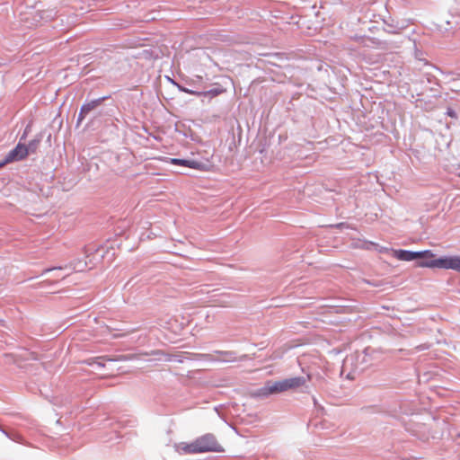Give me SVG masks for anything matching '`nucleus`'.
<instances>
[{
  "mask_svg": "<svg viewBox=\"0 0 460 460\" xmlns=\"http://www.w3.org/2000/svg\"><path fill=\"white\" fill-rule=\"evenodd\" d=\"M10 439L15 441V442H19L20 439H21V436L17 433H11L10 437H9Z\"/></svg>",
  "mask_w": 460,
  "mask_h": 460,
  "instance_id": "nucleus-23",
  "label": "nucleus"
},
{
  "mask_svg": "<svg viewBox=\"0 0 460 460\" xmlns=\"http://www.w3.org/2000/svg\"><path fill=\"white\" fill-rule=\"evenodd\" d=\"M364 282L369 286L380 288L383 286V281L375 279H364Z\"/></svg>",
  "mask_w": 460,
  "mask_h": 460,
  "instance_id": "nucleus-20",
  "label": "nucleus"
},
{
  "mask_svg": "<svg viewBox=\"0 0 460 460\" xmlns=\"http://www.w3.org/2000/svg\"><path fill=\"white\" fill-rule=\"evenodd\" d=\"M172 84H174L181 92H183V93H190V94H193V95H196V96H199V97L201 96V92L200 91H195V90L189 89V88H187L185 86H182V85H181L179 84H176L173 81H172Z\"/></svg>",
  "mask_w": 460,
  "mask_h": 460,
  "instance_id": "nucleus-17",
  "label": "nucleus"
},
{
  "mask_svg": "<svg viewBox=\"0 0 460 460\" xmlns=\"http://www.w3.org/2000/svg\"><path fill=\"white\" fill-rule=\"evenodd\" d=\"M111 99L110 95L99 97L97 99L91 100L89 102H85L81 107L84 110V112L86 111L89 114L92 111H95L99 106H101L104 101Z\"/></svg>",
  "mask_w": 460,
  "mask_h": 460,
  "instance_id": "nucleus-11",
  "label": "nucleus"
},
{
  "mask_svg": "<svg viewBox=\"0 0 460 460\" xmlns=\"http://www.w3.org/2000/svg\"><path fill=\"white\" fill-rule=\"evenodd\" d=\"M419 56H420V53H417V54L415 55V58H419Z\"/></svg>",
  "mask_w": 460,
  "mask_h": 460,
  "instance_id": "nucleus-29",
  "label": "nucleus"
},
{
  "mask_svg": "<svg viewBox=\"0 0 460 460\" xmlns=\"http://www.w3.org/2000/svg\"><path fill=\"white\" fill-rule=\"evenodd\" d=\"M313 401H314V406L317 407L318 406V402H317L316 398L313 397Z\"/></svg>",
  "mask_w": 460,
  "mask_h": 460,
  "instance_id": "nucleus-25",
  "label": "nucleus"
},
{
  "mask_svg": "<svg viewBox=\"0 0 460 460\" xmlns=\"http://www.w3.org/2000/svg\"><path fill=\"white\" fill-rule=\"evenodd\" d=\"M349 358H346V360H345V362H344V367H347V365H348V363H349Z\"/></svg>",
  "mask_w": 460,
  "mask_h": 460,
  "instance_id": "nucleus-27",
  "label": "nucleus"
},
{
  "mask_svg": "<svg viewBox=\"0 0 460 460\" xmlns=\"http://www.w3.org/2000/svg\"><path fill=\"white\" fill-rule=\"evenodd\" d=\"M56 15L53 11H44L42 14L40 15L41 19H52Z\"/></svg>",
  "mask_w": 460,
  "mask_h": 460,
  "instance_id": "nucleus-21",
  "label": "nucleus"
},
{
  "mask_svg": "<svg viewBox=\"0 0 460 460\" xmlns=\"http://www.w3.org/2000/svg\"><path fill=\"white\" fill-rule=\"evenodd\" d=\"M375 352V349L371 347H367L363 352H362V355H358V358H359L360 357H362L361 358V363H365V364H367L368 363V357H370L372 355V353Z\"/></svg>",
  "mask_w": 460,
  "mask_h": 460,
  "instance_id": "nucleus-16",
  "label": "nucleus"
},
{
  "mask_svg": "<svg viewBox=\"0 0 460 460\" xmlns=\"http://www.w3.org/2000/svg\"><path fill=\"white\" fill-rule=\"evenodd\" d=\"M171 164L184 166L200 172H208L210 164L208 162L198 161L190 158H170Z\"/></svg>",
  "mask_w": 460,
  "mask_h": 460,
  "instance_id": "nucleus-6",
  "label": "nucleus"
},
{
  "mask_svg": "<svg viewBox=\"0 0 460 460\" xmlns=\"http://www.w3.org/2000/svg\"><path fill=\"white\" fill-rule=\"evenodd\" d=\"M215 354L217 356V358H212L210 354H202L201 357L225 363L235 362L237 360L236 352L233 350H216Z\"/></svg>",
  "mask_w": 460,
  "mask_h": 460,
  "instance_id": "nucleus-7",
  "label": "nucleus"
},
{
  "mask_svg": "<svg viewBox=\"0 0 460 460\" xmlns=\"http://www.w3.org/2000/svg\"><path fill=\"white\" fill-rule=\"evenodd\" d=\"M246 358H247V355H243L242 357H240L239 360H240V361H243V360H244Z\"/></svg>",
  "mask_w": 460,
  "mask_h": 460,
  "instance_id": "nucleus-26",
  "label": "nucleus"
},
{
  "mask_svg": "<svg viewBox=\"0 0 460 460\" xmlns=\"http://www.w3.org/2000/svg\"><path fill=\"white\" fill-rule=\"evenodd\" d=\"M124 359H125L124 356H119V358H110L109 356H101V357L88 358V359L84 360V363H85L88 366H92V367L97 366L98 367H104L105 365H104L103 361H105V360L106 361H121Z\"/></svg>",
  "mask_w": 460,
  "mask_h": 460,
  "instance_id": "nucleus-10",
  "label": "nucleus"
},
{
  "mask_svg": "<svg viewBox=\"0 0 460 460\" xmlns=\"http://www.w3.org/2000/svg\"><path fill=\"white\" fill-rule=\"evenodd\" d=\"M424 252H420L419 251H410V250H395L394 257L399 261H413L418 260V257L421 255H425Z\"/></svg>",
  "mask_w": 460,
  "mask_h": 460,
  "instance_id": "nucleus-8",
  "label": "nucleus"
},
{
  "mask_svg": "<svg viewBox=\"0 0 460 460\" xmlns=\"http://www.w3.org/2000/svg\"><path fill=\"white\" fill-rule=\"evenodd\" d=\"M286 392L282 380L267 381L263 386L258 388L254 395L259 398H267L271 394Z\"/></svg>",
  "mask_w": 460,
  "mask_h": 460,
  "instance_id": "nucleus-4",
  "label": "nucleus"
},
{
  "mask_svg": "<svg viewBox=\"0 0 460 460\" xmlns=\"http://www.w3.org/2000/svg\"><path fill=\"white\" fill-rule=\"evenodd\" d=\"M0 431H1L3 434H4V435L9 438V437H10V435H11V433H10V432L6 431V430H5V429H4L2 427H0Z\"/></svg>",
  "mask_w": 460,
  "mask_h": 460,
  "instance_id": "nucleus-24",
  "label": "nucleus"
},
{
  "mask_svg": "<svg viewBox=\"0 0 460 460\" xmlns=\"http://www.w3.org/2000/svg\"><path fill=\"white\" fill-rule=\"evenodd\" d=\"M28 155V150L25 148V144L19 141L15 147L13 148L4 156V158L0 161V168L4 167V165L10 163L21 161L27 157Z\"/></svg>",
  "mask_w": 460,
  "mask_h": 460,
  "instance_id": "nucleus-5",
  "label": "nucleus"
},
{
  "mask_svg": "<svg viewBox=\"0 0 460 460\" xmlns=\"http://www.w3.org/2000/svg\"><path fill=\"white\" fill-rule=\"evenodd\" d=\"M155 355H159V354L163 355L164 356L163 360H164L166 362H172V361H175L178 363L183 362V357L181 354H170V353H164L161 351H156V352H155Z\"/></svg>",
  "mask_w": 460,
  "mask_h": 460,
  "instance_id": "nucleus-14",
  "label": "nucleus"
},
{
  "mask_svg": "<svg viewBox=\"0 0 460 460\" xmlns=\"http://www.w3.org/2000/svg\"><path fill=\"white\" fill-rule=\"evenodd\" d=\"M87 115H88L87 112L86 111L84 112V110L81 107L80 108V111H79L78 116H77V119H76V127L80 126V124L83 122V120L85 119V117Z\"/></svg>",
  "mask_w": 460,
  "mask_h": 460,
  "instance_id": "nucleus-18",
  "label": "nucleus"
},
{
  "mask_svg": "<svg viewBox=\"0 0 460 460\" xmlns=\"http://www.w3.org/2000/svg\"><path fill=\"white\" fill-rule=\"evenodd\" d=\"M104 247L102 245L97 248H95L94 246H86L84 248V255L88 259V261L77 259L75 261L71 262L69 265L48 268L42 271V275L55 270H64L67 268L78 272L84 271L88 267V265H91L90 268H92L98 261L102 260L104 258Z\"/></svg>",
  "mask_w": 460,
  "mask_h": 460,
  "instance_id": "nucleus-2",
  "label": "nucleus"
},
{
  "mask_svg": "<svg viewBox=\"0 0 460 460\" xmlns=\"http://www.w3.org/2000/svg\"><path fill=\"white\" fill-rule=\"evenodd\" d=\"M224 91L225 90L222 87H214L208 91H200V92H201V96L213 98V97L219 95Z\"/></svg>",
  "mask_w": 460,
  "mask_h": 460,
  "instance_id": "nucleus-15",
  "label": "nucleus"
},
{
  "mask_svg": "<svg viewBox=\"0 0 460 460\" xmlns=\"http://www.w3.org/2000/svg\"><path fill=\"white\" fill-rule=\"evenodd\" d=\"M178 449L184 454H200L207 452L221 453L225 451L216 437L211 433L199 437L190 444L181 443Z\"/></svg>",
  "mask_w": 460,
  "mask_h": 460,
  "instance_id": "nucleus-1",
  "label": "nucleus"
},
{
  "mask_svg": "<svg viewBox=\"0 0 460 460\" xmlns=\"http://www.w3.org/2000/svg\"><path fill=\"white\" fill-rule=\"evenodd\" d=\"M420 252L427 253L418 257L416 265L421 268H438L443 269L444 256L436 258L435 254L430 250L419 251Z\"/></svg>",
  "mask_w": 460,
  "mask_h": 460,
  "instance_id": "nucleus-3",
  "label": "nucleus"
},
{
  "mask_svg": "<svg viewBox=\"0 0 460 460\" xmlns=\"http://www.w3.org/2000/svg\"><path fill=\"white\" fill-rule=\"evenodd\" d=\"M31 123H29V124L25 127V128H24V130H23V133H22V135L21 136V137H20V140H19V141H21L22 143H24V141H25V139H26V137H27L28 134L31 132Z\"/></svg>",
  "mask_w": 460,
  "mask_h": 460,
  "instance_id": "nucleus-19",
  "label": "nucleus"
},
{
  "mask_svg": "<svg viewBox=\"0 0 460 460\" xmlns=\"http://www.w3.org/2000/svg\"><path fill=\"white\" fill-rule=\"evenodd\" d=\"M443 269L453 270L460 273V255L444 256Z\"/></svg>",
  "mask_w": 460,
  "mask_h": 460,
  "instance_id": "nucleus-12",
  "label": "nucleus"
},
{
  "mask_svg": "<svg viewBox=\"0 0 460 460\" xmlns=\"http://www.w3.org/2000/svg\"><path fill=\"white\" fill-rule=\"evenodd\" d=\"M348 378H351V379L353 378V376H351V373L348 374Z\"/></svg>",
  "mask_w": 460,
  "mask_h": 460,
  "instance_id": "nucleus-28",
  "label": "nucleus"
},
{
  "mask_svg": "<svg viewBox=\"0 0 460 460\" xmlns=\"http://www.w3.org/2000/svg\"><path fill=\"white\" fill-rule=\"evenodd\" d=\"M310 378L307 376H294L290 378L282 379L286 391L297 389L304 386L307 380Z\"/></svg>",
  "mask_w": 460,
  "mask_h": 460,
  "instance_id": "nucleus-9",
  "label": "nucleus"
},
{
  "mask_svg": "<svg viewBox=\"0 0 460 460\" xmlns=\"http://www.w3.org/2000/svg\"><path fill=\"white\" fill-rule=\"evenodd\" d=\"M446 114L453 119H457L456 111L451 107L447 108Z\"/></svg>",
  "mask_w": 460,
  "mask_h": 460,
  "instance_id": "nucleus-22",
  "label": "nucleus"
},
{
  "mask_svg": "<svg viewBox=\"0 0 460 460\" xmlns=\"http://www.w3.org/2000/svg\"><path fill=\"white\" fill-rule=\"evenodd\" d=\"M419 56H420V53H417V54L415 55V58H419Z\"/></svg>",
  "mask_w": 460,
  "mask_h": 460,
  "instance_id": "nucleus-30",
  "label": "nucleus"
},
{
  "mask_svg": "<svg viewBox=\"0 0 460 460\" xmlns=\"http://www.w3.org/2000/svg\"><path fill=\"white\" fill-rule=\"evenodd\" d=\"M43 138V133L40 132L35 136L33 139H31L28 145H25V148L28 150V155L36 153L40 143Z\"/></svg>",
  "mask_w": 460,
  "mask_h": 460,
  "instance_id": "nucleus-13",
  "label": "nucleus"
}]
</instances>
